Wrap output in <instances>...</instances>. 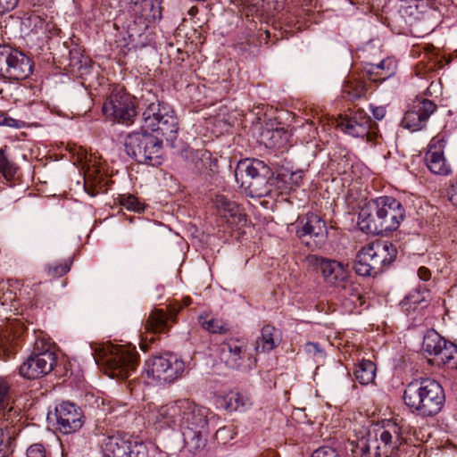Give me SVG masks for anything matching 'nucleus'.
Wrapping results in <instances>:
<instances>
[{"label":"nucleus","instance_id":"nucleus-1","mask_svg":"<svg viewBox=\"0 0 457 457\" xmlns=\"http://www.w3.org/2000/svg\"><path fill=\"white\" fill-rule=\"evenodd\" d=\"M405 443L402 428L395 422L387 421L374 425L367 437L352 442L353 457H393Z\"/></svg>","mask_w":457,"mask_h":457},{"label":"nucleus","instance_id":"nucleus-2","mask_svg":"<svg viewBox=\"0 0 457 457\" xmlns=\"http://www.w3.org/2000/svg\"><path fill=\"white\" fill-rule=\"evenodd\" d=\"M178 410L179 428L189 451L197 453L207 444L209 409L198 406L188 399L176 401L173 411Z\"/></svg>","mask_w":457,"mask_h":457},{"label":"nucleus","instance_id":"nucleus-3","mask_svg":"<svg viewBox=\"0 0 457 457\" xmlns=\"http://www.w3.org/2000/svg\"><path fill=\"white\" fill-rule=\"evenodd\" d=\"M403 397L410 411L423 418L438 414L445 402L442 386L431 378L415 379L410 382L404 389Z\"/></svg>","mask_w":457,"mask_h":457},{"label":"nucleus","instance_id":"nucleus-4","mask_svg":"<svg viewBox=\"0 0 457 457\" xmlns=\"http://www.w3.org/2000/svg\"><path fill=\"white\" fill-rule=\"evenodd\" d=\"M397 250L390 242H374L362 247L357 253L353 270L359 276L375 277L395 259Z\"/></svg>","mask_w":457,"mask_h":457},{"label":"nucleus","instance_id":"nucleus-5","mask_svg":"<svg viewBox=\"0 0 457 457\" xmlns=\"http://www.w3.org/2000/svg\"><path fill=\"white\" fill-rule=\"evenodd\" d=\"M271 170L258 159L240 161L235 177L241 187L252 197H263L270 194Z\"/></svg>","mask_w":457,"mask_h":457},{"label":"nucleus","instance_id":"nucleus-6","mask_svg":"<svg viewBox=\"0 0 457 457\" xmlns=\"http://www.w3.org/2000/svg\"><path fill=\"white\" fill-rule=\"evenodd\" d=\"M125 151L136 162L149 165H159L163 156L162 141L146 130H133L124 141Z\"/></svg>","mask_w":457,"mask_h":457},{"label":"nucleus","instance_id":"nucleus-7","mask_svg":"<svg viewBox=\"0 0 457 457\" xmlns=\"http://www.w3.org/2000/svg\"><path fill=\"white\" fill-rule=\"evenodd\" d=\"M96 362L103 361L109 370L110 376L117 378H127L131 375L137 364L138 354L135 349H128L123 345H111L102 350Z\"/></svg>","mask_w":457,"mask_h":457},{"label":"nucleus","instance_id":"nucleus-8","mask_svg":"<svg viewBox=\"0 0 457 457\" xmlns=\"http://www.w3.org/2000/svg\"><path fill=\"white\" fill-rule=\"evenodd\" d=\"M104 115L117 123L131 125L137 115L132 96L122 88H115L102 108Z\"/></svg>","mask_w":457,"mask_h":457},{"label":"nucleus","instance_id":"nucleus-9","mask_svg":"<svg viewBox=\"0 0 457 457\" xmlns=\"http://www.w3.org/2000/svg\"><path fill=\"white\" fill-rule=\"evenodd\" d=\"M103 457H148L146 445L120 434L105 436L101 443Z\"/></svg>","mask_w":457,"mask_h":457},{"label":"nucleus","instance_id":"nucleus-10","mask_svg":"<svg viewBox=\"0 0 457 457\" xmlns=\"http://www.w3.org/2000/svg\"><path fill=\"white\" fill-rule=\"evenodd\" d=\"M306 261L309 266L321 273L324 283L331 287L342 285L349 275L348 264L341 262L314 254L309 255Z\"/></svg>","mask_w":457,"mask_h":457},{"label":"nucleus","instance_id":"nucleus-11","mask_svg":"<svg viewBox=\"0 0 457 457\" xmlns=\"http://www.w3.org/2000/svg\"><path fill=\"white\" fill-rule=\"evenodd\" d=\"M337 126L343 132L353 137H367L371 140L376 134L377 124L371 118L361 109L353 112L350 115L340 116L337 120Z\"/></svg>","mask_w":457,"mask_h":457},{"label":"nucleus","instance_id":"nucleus-12","mask_svg":"<svg viewBox=\"0 0 457 457\" xmlns=\"http://www.w3.org/2000/svg\"><path fill=\"white\" fill-rule=\"evenodd\" d=\"M56 363V355L53 351L33 353L21 365L20 374L28 379L38 378L48 374Z\"/></svg>","mask_w":457,"mask_h":457},{"label":"nucleus","instance_id":"nucleus-13","mask_svg":"<svg viewBox=\"0 0 457 457\" xmlns=\"http://www.w3.org/2000/svg\"><path fill=\"white\" fill-rule=\"evenodd\" d=\"M436 110V105L433 101L421 96L416 97L410 109L405 112L402 124L411 131L420 130L426 126L428 118Z\"/></svg>","mask_w":457,"mask_h":457},{"label":"nucleus","instance_id":"nucleus-14","mask_svg":"<svg viewBox=\"0 0 457 457\" xmlns=\"http://www.w3.org/2000/svg\"><path fill=\"white\" fill-rule=\"evenodd\" d=\"M378 212L381 214L383 234L396 230L404 220L405 211L403 204L394 197L380 196Z\"/></svg>","mask_w":457,"mask_h":457},{"label":"nucleus","instance_id":"nucleus-15","mask_svg":"<svg viewBox=\"0 0 457 457\" xmlns=\"http://www.w3.org/2000/svg\"><path fill=\"white\" fill-rule=\"evenodd\" d=\"M82 417L80 408L71 402H62L55 408L57 428L62 434L79 430L83 425Z\"/></svg>","mask_w":457,"mask_h":457},{"label":"nucleus","instance_id":"nucleus-16","mask_svg":"<svg viewBox=\"0 0 457 457\" xmlns=\"http://www.w3.org/2000/svg\"><path fill=\"white\" fill-rule=\"evenodd\" d=\"M445 141L443 137L436 136L429 143L428 150L425 154V162L428 169L434 174L447 176L451 173L450 163L444 154Z\"/></svg>","mask_w":457,"mask_h":457},{"label":"nucleus","instance_id":"nucleus-17","mask_svg":"<svg viewBox=\"0 0 457 457\" xmlns=\"http://www.w3.org/2000/svg\"><path fill=\"white\" fill-rule=\"evenodd\" d=\"M378 209H380L378 197L369 201L361 208L358 225L362 231L368 234L383 235L382 218Z\"/></svg>","mask_w":457,"mask_h":457},{"label":"nucleus","instance_id":"nucleus-18","mask_svg":"<svg viewBox=\"0 0 457 457\" xmlns=\"http://www.w3.org/2000/svg\"><path fill=\"white\" fill-rule=\"evenodd\" d=\"M171 116L162 113L159 104H151L142 114L140 129L146 131H161L165 136L171 132L170 119Z\"/></svg>","mask_w":457,"mask_h":457},{"label":"nucleus","instance_id":"nucleus-19","mask_svg":"<svg viewBox=\"0 0 457 457\" xmlns=\"http://www.w3.org/2000/svg\"><path fill=\"white\" fill-rule=\"evenodd\" d=\"M84 170V188L91 196L106 191L104 170L99 163L90 157L82 166Z\"/></svg>","mask_w":457,"mask_h":457},{"label":"nucleus","instance_id":"nucleus-20","mask_svg":"<svg viewBox=\"0 0 457 457\" xmlns=\"http://www.w3.org/2000/svg\"><path fill=\"white\" fill-rule=\"evenodd\" d=\"M246 343L241 339H228L220 347V359L230 369H239L245 358Z\"/></svg>","mask_w":457,"mask_h":457},{"label":"nucleus","instance_id":"nucleus-21","mask_svg":"<svg viewBox=\"0 0 457 457\" xmlns=\"http://www.w3.org/2000/svg\"><path fill=\"white\" fill-rule=\"evenodd\" d=\"M217 214L231 225H240L246 221V216L240 206L223 195H217L213 199Z\"/></svg>","mask_w":457,"mask_h":457},{"label":"nucleus","instance_id":"nucleus-22","mask_svg":"<svg viewBox=\"0 0 457 457\" xmlns=\"http://www.w3.org/2000/svg\"><path fill=\"white\" fill-rule=\"evenodd\" d=\"M302 226L296 229L300 238L309 236L315 239L316 245H321L327 238V226L320 216L315 213H307L306 217L300 221Z\"/></svg>","mask_w":457,"mask_h":457},{"label":"nucleus","instance_id":"nucleus-23","mask_svg":"<svg viewBox=\"0 0 457 457\" xmlns=\"http://www.w3.org/2000/svg\"><path fill=\"white\" fill-rule=\"evenodd\" d=\"M12 386L8 379L0 377V420L12 423L19 411L13 407Z\"/></svg>","mask_w":457,"mask_h":457},{"label":"nucleus","instance_id":"nucleus-24","mask_svg":"<svg viewBox=\"0 0 457 457\" xmlns=\"http://www.w3.org/2000/svg\"><path fill=\"white\" fill-rule=\"evenodd\" d=\"M8 79L20 80L29 77L33 71V62L23 52L14 48Z\"/></svg>","mask_w":457,"mask_h":457},{"label":"nucleus","instance_id":"nucleus-25","mask_svg":"<svg viewBox=\"0 0 457 457\" xmlns=\"http://www.w3.org/2000/svg\"><path fill=\"white\" fill-rule=\"evenodd\" d=\"M280 342V331L271 325H265L261 330V336L256 339L254 349L256 353H269Z\"/></svg>","mask_w":457,"mask_h":457},{"label":"nucleus","instance_id":"nucleus-26","mask_svg":"<svg viewBox=\"0 0 457 457\" xmlns=\"http://www.w3.org/2000/svg\"><path fill=\"white\" fill-rule=\"evenodd\" d=\"M121 7L135 17L151 21L155 18L156 10L152 0H119Z\"/></svg>","mask_w":457,"mask_h":457},{"label":"nucleus","instance_id":"nucleus-27","mask_svg":"<svg viewBox=\"0 0 457 457\" xmlns=\"http://www.w3.org/2000/svg\"><path fill=\"white\" fill-rule=\"evenodd\" d=\"M303 181V172L302 171H283L278 173L275 178H271L270 179V191L272 187H275L277 189L281 192L293 190L295 187H299Z\"/></svg>","mask_w":457,"mask_h":457},{"label":"nucleus","instance_id":"nucleus-28","mask_svg":"<svg viewBox=\"0 0 457 457\" xmlns=\"http://www.w3.org/2000/svg\"><path fill=\"white\" fill-rule=\"evenodd\" d=\"M365 71L370 80L375 82L384 81L392 76L395 66L391 60H383L378 64H368Z\"/></svg>","mask_w":457,"mask_h":457},{"label":"nucleus","instance_id":"nucleus-29","mask_svg":"<svg viewBox=\"0 0 457 457\" xmlns=\"http://www.w3.org/2000/svg\"><path fill=\"white\" fill-rule=\"evenodd\" d=\"M336 289H337L343 296L348 297L353 303L356 304L359 303L360 306L364 303L361 284L350 278L349 275L345 278V281H344L342 285L337 286Z\"/></svg>","mask_w":457,"mask_h":457},{"label":"nucleus","instance_id":"nucleus-30","mask_svg":"<svg viewBox=\"0 0 457 457\" xmlns=\"http://www.w3.org/2000/svg\"><path fill=\"white\" fill-rule=\"evenodd\" d=\"M168 316L162 310L153 311L145 324L146 333L158 334L168 330Z\"/></svg>","mask_w":457,"mask_h":457},{"label":"nucleus","instance_id":"nucleus-31","mask_svg":"<svg viewBox=\"0 0 457 457\" xmlns=\"http://www.w3.org/2000/svg\"><path fill=\"white\" fill-rule=\"evenodd\" d=\"M457 355V345L446 341V345H442L441 349L433 357V363L436 365H448L451 368L457 367L455 358Z\"/></svg>","mask_w":457,"mask_h":457},{"label":"nucleus","instance_id":"nucleus-32","mask_svg":"<svg viewBox=\"0 0 457 457\" xmlns=\"http://www.w3.org/2000/svg\"><path fill=\"white\" fill-rule=\"evenodd\" d=\"M147 369L146 373L148 377H153L157 380L168 379L165 376L166 372L170 368V363L168 359L162 356L154 357L153 360L146 361Z\"/></svg>","mask_w":457,"mask_h":457},{"label":"nucleus","instance_id":"nucleus-33","mask_svg":"<svg viewBox=\"0 0 457 457\" xmlns=\"http://www.w3.org/2000/svg\"><path fill=\"white\" fill-rule=\"evenodd\" d=\"M356 380L361 385L372 383L376 378V366L374 362L369 360L360 361L354 370Z\"/></svg>","mask_w":457,"mask_h":457},{"label":"nucleus","instance_id":"nucleus-34","mask_svg":"<svg viewBox=\"0 0 457 457\" xmlns=\"http://www.w3.org/2000/svg\"><path fill=\"white\" fill-rule=\"evenodd\" d=\"M442 345H446V340L436 330H428L424 336L422 349L427 354L434 357L438 350L441 349Z\"/></svg>","mask_w":457,"mask_h":457},{"label":"nucleus","instance_id":"nucleus-35","mask_svg":"<svg viewBox=\"0 0 457 457\" xmlns=\"http://www.w3.org/2000/svg\"><path fill=\"white\" fill-rule=\"evenodd\" d=\"M366 87L362 80L355 78H349L344 84L342 93L348 100H357L365 95Z\"/></svg>","mask_w":457,"mask_h":457},{"label":"nucleus","instance_id":"nucleus-36","mask_svg":"<svg viewBox=\"0 0 457 457\" xmlns=\"http://www.w3.org/2000/svg\"><path fill=\"white\" fill-rule=\"evenodd\" d=\"M207 318V315L199 316V322L205 330L219 334H225L229 330L228 325L224 320L213 317Z\"/></svg>","mask_w":457,"mask_h":457},{"label":"nucleus","instance_id":"nucleus-37","mask_svg":"<svg viewBox=\"0 0 457 457\" xmlns=\"http://www.w3.org/2000/svg\"><path fill=\"white\" fill-rule=\"evenodd\" d=\"M226 409L242 411L250 405L249 398L238 392H231L225 399Z\"/></svg>","mask_w":457,"mask_h":457},{"label":"nucleus","instance_id":"nucleus-38","mask_svg":"<svg viewBox=\"0 0 457 457\" xmlns=\"http://www.w3.org/2000/svg\"><path fill=\"white\" fill-rule=\"evenodd\" d=\"M14 48L9 45H0V76L8 79Z\"/></svg>","mask_w":457,"mask_h":457},{"label":"nucleus","instance_id":"nucleus-39","mask_svg":"<svg viewBox=\"0 0 457 457\" xmlns=\"http://www.w3.org/2000/svg\"><path fill=\"white\" fill-rule=\"evenodd\" d=\"M16 173V167L5 156L3 150H0V177L11 180Z\"/></svg>","mask_w":457,"mask_h":457},{"label":"nucleus","instance_id":"nucleus-40","mask_svg":"<svg viewBox=\"0 0 457 457\" xmlns=\"http://www.w3.org/2000/svg\"><path fill=\"white\" fill-rule=\"evenodd\" d=\"M154 422L161 428L169 427L171 422L170 407L169 405L160 406L154 414Z\"/></svg>","mask_w":457,"mask_h":457},{"label":"nucleus","instance_id":"nucleus-41","mask_svg":"<svg viewBox=\"0 0 457 457\" xmlns=\"http://www.w3.org/2000/svg\"><path fill=\"white\" fill-rule=\"evenodd\" d=\"M71 261L67 260L63 263L60 264H48L46 268L48 276L52 278H60L70 271L71 266Z\"/></svg>","mask_w":457,"mask_h":457},{"label":"nucleus","instance_id":"nucleus-42","mask_svg":"<svg viewBox=\"0 0 457 457\" xmlns=\"http://www.w3.org/2000/svg\"><path fill=\"white\" fill-rule=\"evenodd\" d=\"M6 426H0V457H6L12 452V436L4 433Z\"/></svg>","mask_w":457,"mask_h":457},{"label":"nucleus","instance_id":"nucleus-43","mask_svg":"<svg viewBox=\"0 0 457 457\" xmlns=\"http://www.w3.org/2000/svg\"><path fill=\"white\" fill-rule=\"evenodd\" d=\"M120 204L129 211L139 212L143 206L137 198L132 195H122L120 196Z\"/></svg>","mask_w":457,"mask_h":457},{"label":"nucleus","instance_id":"nucleus-44","mask_svg":"<svg viewBox=\"0 0 457 457\" xmlns=\"http://www.w3.org/2000/svg\"><path fill=\"white\" fill-rule=\"evenodd\" d=\"M305 353L313 358L315 361H321L325 359V352L318 343L308 342L304 345Z\"/></svg>","mask_w":457,"mask_h":457},{"label":"nucleus","instance_id":"nucleus-45","mask_svg":"<svg viewBox=\"0 0 457 457\" xmlns=\"http://www.w3.org/2000/svg\"><path fill=\"white\" fill-rule=\"evenodd\" d=\"M312 457H340L337 451L329 446H322L315 450Z\"/></svg>","mask_w":457,"mask_h":457},{"label":"nucleus","instance_id":"nucleus-46","mask_svg":"<svg viewBox=\"0 0 457 457\" xmlns=\"http://www.w3.org/2000/svg\"><path fill=\"white\" fill-rule=\"evenodd\" d=\"M27 456L28 457H45L46 456V448L41 444L31 445L27 449Z\"/></svg>","mask_w":457,"mask_h":457},{"label":"nucleus","instance_id":"nucleus-47","mask_svg":"<svg viewBox=\"0 0 457 457\" xmlns=\"http://www.w3.org/2000/svg\"><path fill=\"white\" fill-rule=\"evenodd\" d=\"M18 3L19 0H0V16L14 10Z\"/></svg>","mask_w":457,"mask_h":457},{"label":"nucleus","instance_id":"nucleus-48","mask_svg":"<svg viewBox=\"0 0 457 457\" xmlns=\"http://www.w3.org/2000/svg\"><path fill=\"white\" fill-rule=\"evenodd\" d=\"M45 351H51V343L44 337H38L35 341L34 353H39V352H45Z\"/></svg>","mask_w":457,"mask_h":457},{"label":"nucleus","instance_id":"nucleus-49","mask_svg":"<svg viewBox=\"0 0 457 457\" xmlns=\"http://www.w3.org/2000/svg\"><path fill=\"white\" fill-rule=\"evenodd\" d=\"M186 370V364L182 360H175L173 362V380L181 378Z\"/></svg>","mask_w":457,"mask_h":457},{"label":"nucleus","instance_id":"nucleus-50","mask_svg":"<svg viewBox=\"0 0 457 457\" xmlns=\"http://www.w3.org/2000/svg\"><path fill=\"white\" fill-rule=\"evenodd\" d=\"M449 201L455 206H457V178L451 183L448 190Z\"/></svg>","mask_w":457,"mask_h":457},{"label":"nucleus","instance_id":"nucleus-51","mask_svg":"<svg viewBox=\"0 0 457 457\" xmlns=\"http://www.w3.org/2000/svg\"><path fill=\"white\" fill-rule=\"evenodd\" d=\"M371 112L373 113V116L378 120H381L385 115H386V108L383 106H372L371 105Z\"/></svg>","mask_w":457,"mask_h":457},{"label":"nucleus","instance_id":"nucleus-52","mask_svg":"<svg viewBox=\"0 0 457 457\" xmlns=\"http://www.w3.org/2000/svg\"><path fill=\"white\" fill-rule=\"evenodd\" d=\"M418 276L420 278V279L423 280V281H428L430 279V277H431V272L430 270L426 268V267H420L419 268L418 270Z\"/></svg>","mask_w":457,"mask_h":457},{"label":"nucleus","instance_id":"nucleus-53","mask_svg":"<svg viewBox=\"0 0 457 457\" xmlns=\"http://www.w3.org/2000/svg\"><path fill=\"white\" fill-rule=\"evenodd\" d=\"M417 297H419V295H417ZM421 302H424V299L419 300L418 298H416V296L414 295H411L405 298L403 303L405 305H409L410 307H411L413 305V307L415 308L416 304H419Z\"/></svg>","mask_w":457,"mask_h":457},{"label":"nucleus","instance_id":"nucleus-54","mask_svg":"<svg viewBox=\"0 0 457 457\" xmlns=\"http://www.w3.org/2000/svg\"><path fill=\"white\" fill-rule=\"evenodd\" d=\"M1 347L3 349V352L7 354V355H10L11 353H13L14 349L12 348V346H9V341L8 339H3L2 342H1Z\"/></svg>","mask_w":457,"mask_h":457},{"label":"nucleus","instance_id":"nucleus-55","mask_svg":"<svg viewBox=\"0 0 457 457\" xmlns=\"http://www.w3.org/2000/svg\"><path fill=\"white\" fill-rule=\"evenodd\" d=\"M181 156L185 159H191L192 162H194L195 160V156L196 154V153H195L194 151L192 150H189L188 148H185L181 151Z\"/></svg>","mask_w":457,"mask_h":457},{"label":"nucleus","instance_id":"nucleus-56","mask_svg":"<svg viewBox=\"0 0 457 457\" xmlns=\"http://www.w3.org/2000/svg\"><path fill=\"white\" fill-rule=\"evenodd\" d=\"M15 123V120L12 118H6L3 115H0V125L13 127Z\"/></svg>","mask_w":457,"mask_h":457},{"label":"nucleus","instance_id":"nucleus-57","mask_svg":"<svg viewBox=\"0 0 457 457\" xmlns=\"http://www.w3.org/2000/svg\"><path fill=\"white\" fill-rule=\"evenodd\" d=\"M27 1L33 6H42L46 2V0H27Z\"/></svg>","mask_w":457,"mask_h":457},{"label":"nucleus","instance_id":"nucleus-58","mask_svg":"<svg viewBox=\"0 0 457 457\" xmlns=\"http://www.w3.org/2000/svg\"><path fill=\"white\" fill-rule=\"evenodd\" d=\"M182 308V306H180L179 303H177V302H175L173 300V307H172V310H173V317L176 315V313Z\"/></svg>","mask_w":457,"mask_h":457},{"label":"nucleus","instance_id":"nucleus-59","mask_svg":"<svg viewBox=\"0 0 457 457\" xmlns=\"http://www.w3.org/2000/svg\"><path fill=\"white\" fill-rule=\"evenodd\" d=\"M190 303H191L190 297L187 296V297L183 298V305L184 306H188Z\"/></svg>","mask_w":457,"mask_h":457},{"label":"nucleus","instance_id":"nucleus-60","mask_svg":"<svg viewBox=\"0 0 457 457\" xmlns=\"http://www.w3.org/2000/svg\"><path fill=\"white\" fill-rule=\"evenodd\" d=\"M225 430H226L225 428H220V429H219V430L217 431L216 435H217V436H219L220 434H221V433L225 432Z\"/></svg>","mask_w":457,"mask_h":457},{"label":"nucleus","instance_id":"nucleus-61","mask_svg":"<svg viewBox=\"0 0 457 457\" xmlns=\"http://www.w3.org/2000/svg\"><path fill=\"white\" fill-rule=\"evenodd\" d=\"M115 411H116V409L112 408L111 413L115 412Z\"/></svg>","mask_w":457,"mask_h":457},{"label":"nucleus","instance_id":"nucleus-62","mask_svg":"<svg viewBox=\"0 0 457 457\" xmlns=\"http://www.w3.org/2000/svg\"><path fill=\"white\" fill-rule=\"evenodd\" d=\"M178 53L182 54V52L180 51L179 48L178 49Z\"/></svg>","mask_w":457,"mask_h":457}]
</instances>
